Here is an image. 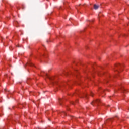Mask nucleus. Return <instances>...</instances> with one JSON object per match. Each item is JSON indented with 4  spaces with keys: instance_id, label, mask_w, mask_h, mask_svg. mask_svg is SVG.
<instances>
[{
    "instance_id": "obj_1",
    "label": "nucleus",
    "mask_w": 129,
    "mask_h": 129,
    "mask_svg": "<svg viewBox=\"0 0 129 129\" xmlns=\"http://www.w3.org/2000/svg\"><path fill=\"white\" fill-rule=\"evenodd\" d=\"M100 102V100L97 99V100H96V101H94L93 102H92L91 103V104H92V105H93V104H94V103H96L97 104H98Z\"/></svg>"
},
{
    "instance_id": "obj_2",
    "label": "nucleus",
    "mask_w": 129,
    "mask_h": 129,
    "mask_svg": "<svg viewBox=\"0 0 129 129\" xmlns=\"http://www.w3.org/2000/svg\"><path fill=\"white\" fill-rule=\"evenodd\" d=\"M99 7H100L99 5H97L96 4H95L94 5V10H97L99 8Z\"/></svg>"
},
{
    "instance_id": "obj_3",
    "label": "nucleus",
    "mask_w": 129,
    "mask_h": 129,
    "mask_svg": "<svg viewBox=\"0 0 129 129\" xmlns=\"http://www.w3.org/2000/svg\"><path fill=\"white\" fill-rule=\"evenodd\" d=\"M116 67H117V69H120V68H121L122 67V66L120 65V64H117Z\"/></svg>"
},
{
    "instance_id": "obj_4",
    "label": "nucleus",
    "mask_w": 129,
    "mask_h": 129,
    "mask_svg": "<svg viewBox=\"0 0 129 129\" xmlns=\"http://www.w3.org/2000/svg\"><path fill=\"white\" fill-rule=\"evenodd\" d=\"M46 76L47 78H48L50 80H52L53 78H51L48 74H46Z\"/></svg>"
},
{
    "instance_id": "obj_5",
    "label": "nucleus",
    "mask_w": 129,
    "mask_h": 129,
    "mask_svg": "<svg viewBox=\"0 0 129 129\" xmlns=\"http://www.w3.org/2000/svg\"><path fill=\"white\" fill-rule=\"evenodd\" d=\"M62 102H63V100L62 99H59V103L60 105H62Z\"/></svg>"
},
{
    "instance_id": "obj_6",
    "label": "nucleus",
    "mask_w": 129,
    "mask_h": 129,
    "mask_svg": "<svg viewBox=\"0 0 129 129\" xmlns=\"http://www.w3.org/2000/svg\"><path fill=\"white\" fill-rule=\"evenodd\" d=\"M28 64L29 66H34V64L32 62H29Z\"/></svg>"
},
{
    "instance_id": "obj_7",
    "label": "nucleus",
    "mask_w": 129,
    "mask_h": 129,
    "mask_svg": "<svg viewBox=\"0 0 129 129\" xmlns=\"http://www.w3.org/2000/svg\"><path fill=\"white\" fill-rule=\"evenodd\" d=\"M121 90H122V92H123L124 93L125 92V91H126V90L123 88H122L121 89Z\"/></svg>"
},
{
    "instance_id": "obj_8",
    "label": "nucleus",
    "mask_w": 129,
    "mask_h": 129,
    "mask_svg": "<svg viewBox=\"0 0 129 129\" xmlns=\"http://www.w3.org/2000/svg\"><path fill=\"white\" fill-rule=\"evenodd\" d=\"M61 114H62V115H66V113L64 111H63V112H62L61 113Z\"/></svg>"
},
{
    "instance_id": "obj_9",
    "label": "nucleus",
    "mask_w": 129,
    "mask_h": 129,
    "mask_svg": "<svg viewBox=\"0 0 129 129\" xmlns=\"http://www.w3.org/2000/svg\"><path fill=\"white\" fill-rule=\"evenodd\" d=\"M112 120V119H109L107 121H111Z\"/></svg>"
},
{
    "instance_id": "obj_10",
    "label": "nucleus",
    "mask_w": 129,
    "mask_h": 129,
    "mask_svg": "<svg viewBox=\"0 0 129 129\" xmlns=\"http://www.w3.org/2000/svg\"><path fill=\"white\" fill-rule=\"evenodd\" d=\"M84 96H85V97H86V98H87V95L86 94H85L84 95Z\"/></svg>"
},
{
    "instance_id": "obj_11",
    "label": "nucleus",
    "mask_w": 129,
    "mask_h": 129,
    "mask_svg": "<svg viewBox=\"0 0 129 129\" xmlns=\"http://www.w3.org/2000/svg\"><path fill=\"white\" fill-rule=\"evenodd\" d=\"M91 96H93V94L92 93H91Z\"/></svg>"
},
{
    "instance_id": "obj_12",
    "label": "nucleus",
    "mask_w": 129,
    "mask_h": 129,
    "mask_svg": "<svg viewBox=\"0 0 129 129\" xmlns=\"http://www.w3.org/2000/svg\"><path fill=\"white\" fill-rule=\"evenodd\" d=\"M73 104H74V103H73Z\"/></svg>"
}]
</instances>
